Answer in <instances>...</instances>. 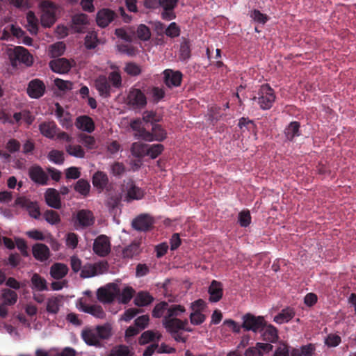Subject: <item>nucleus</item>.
<instances>
[{"label": "nucleus", "mask_w": 356, "mask_h": 356, "mask_svg": "<svg viewBox=\"0 0 356 356\" xmlns=\"http://www.w3.org/2000/svg\"><path fill=\"white\" fill-rule=\"evenodd\" d=\"M1 297L3 300V303L10 306L14 305L18 299L17 293L10 289H3L1 290Z\"/></svg>", "instance_id": "72a5a7b5"}, {"label": "nucleus", "mask_w": 356, "mask_h": 356, "mask_svg": "<svg viewBox=\"0 0 356 356\" xmlns=\"http://www.w3.org/2000/svg\"><path fill=\"white\" fill-rule=\"evenodd\" d=\"M43 218L51 225H56L60 222V217L58 213L54 210H47L43 213Z\"/></svg>", "instance_id": "8fccbe9b"}, {"label": "nucleus", "mask_w": 356, "mask_h": 356, "mask_svg": "<svg viewBox=\"0 0 356 356\" xmlns=\"http://www.w3.org/2000/svg\"><path fill=\"white\" fill-rule=\"evenodd\" d=\"M108 182V177L104 172L97 171L92 176L93 186L101 191L106 186Z\"/></svg>", "instance_id": "2f4dec72"}, {"label": "nucleus", "mask_w": 356, "mask_h": 356, "mask_svg": "<svg viewBox=\"0 0 356 356\" xmlns=\"http://www.w3.org/2000/svg\"><path fill=\"white\" fill-rule=\"evenodd\" d=\"M127 104L134 109L144 108L147 104L146 95L140 89L131 88L127 95Z\"/></svg>", "instance_id": "0eeeda50"}, {"label": "nucleus", "mask_w": 356, "mask_h": 356, "mask_svg": "<svg viewBox=\"0 0 356 356\" xmlns=\"http://www.w3.org/2000/svg\"><path fill=\"white\" fill-rule=\"evenodd\" d=\"M154 301V298L148 292H139L134 299V303L138 307H145Z\"/></svg>", "instance_id": "f704fd0d"}, {"label": "nucleus", "mask_w": 356, "mask_h": 356, "mask_svg": "<svg viewBox=\"0 0 356 356\" xmlns=\"http://www.w3.org/2000/svg\"><path fill=\"white\" fill-rule=\"evenodd\" d=\"M9 58L12 66L17 67L18 64H24L31 66L33 59L29 51L23 47L17 46L8 51Z\"/></svg>", "instance_id": "39448f33"}, {"label": "nucleus", "mask_w": 356, "mask_h": 356, "mask_svg": "<svg viewBox=\"0 0 356 356\" xmlns=\"http://www.w3.org/2000/svg\"><path fill=\"white\" fill-rule=\"evenodd\" d=\"M165 34L171 38H177L180 35L181 30L179 26L175 23L172 22L165 29Z\"/></svg>", "instance_id": "4d7b16f0"}, {"label": "nucleus", "mask_w": 356, "mask_h": 356, "mask_svg": "<svg viewBox=\"0 0 356 356\" xmlns=\"http://www.w3.org/2000/svg\"><path fill=\"white\" fill-rule=\"evenodd\" d=\"M163 81L168 88L178 87L181 85L183 74L180 71L166 69L163 72Z\"/></svg>", "instance_id": "4468645a"}, {"label": "nucleus", "mask_w": 356, "mask_h": 356, "mask_svg": "<svg viewBox=\"0 0 356 356\" xmlns=\"http://www.w3.org/2000/svg\"><path fill=\"white\" fill-rule=\"evenodd\" d=\"M238 222L243 227H246L250 224L251 215L249 210H243L238 213Z\"/></svg>", "instance_id": "052dcab7"}, {"label": "nucleus", "mask_w": 356, "mask_h": 356, "mask_svg": "<svg viewBox=\"0 0 356 356\" xmlns=\"http://www.w3.org/2000/svg\"><path fill=\"white\" fill-rule=\"evenodd\" d=\"M68 267L62 263H55L50 268V275L55 280L63 278L68 273Z\"/></svg>", "instance_id": "c756f323"}, {"label": "nucleus", "mask_w": 356, "mask_h": 356, "mask_svg": "<svg viewBox=\"0 0 356 356\" xmlns=\"http://www.w3.org/2000/svg\"><path fill=\"white\" fill-rule=\"evenodd\" d=\"M55 86L61 91H68L72 89L73 83L70 81H65L59 78L54 80Z\"/></svg>", "instance_id": "e2e57ef3"}, {"label": "nucleus", "mask_w": 356, "mask_h": 356, "mask_svg": "<svg viewBox=\"0 0 356 356\" xmlns=\"http://www.w3.org/2000/svg\"><path fill=\"white\" fill-rule=\"evenodd\" d=\"M164 149V146L162 144L147 145V155L149 156L151 159H156L159 156Z\"/></svg>", "instance_id": "3c124183"}, {"label": "nucleus", "mask_w": 356, "mask_h": 356, "mask_svg": "<svg viewBox=\"0 0 356 356\" xmlns=\"http://www.w3.org/2000/svg\"><path fill=\"white\" fill-rule=\"evenodd\" d=\"M186 311L185 307L180 305H173L169 307L165 318H177Z\"/></svg>", "instance_id": "49530a36"}, {"label": "nucleus", "mask_w": 356, "mask_h": 356, "mask_svg": "<svg viewBox=\"0 0 356 356\" xmlns=\"http://www.w3.org/2000/svg\"><path fill=\"white\" fill-rule=\"evenodd\" d=\"M140 252V250L139 244L133 243L124 248L122 251V256L126 259H133L134 257L138 256Z\"/></svg>", "instance_id": "58836bf2"}, {"label": "nucleus", "mask_w": 356, "mask_h": 356, "mask_svg": "<svg viewBox=\"0 0 356 356\" xmlns=\"http://www.w3.org/2000/svg\"><path fill=\"white\" fill-rule=\"evenodd\" d=\"M49 67L54 72L65 74L70 70L72 65L67 58H60L51 60L49 62Z\"/></svg>", "instance_id": "4be33fe9"}, {"label": "nucleus", "mask_w": 356, "mask_h": 356, "mask_svg": "<svg viewBox=\"0 0 356 356\" xmlns=\"http://www.w3.org/2000/svg\"><path fill=\"white\" fill-rule=\"evenodd\" d=\"M46 204L55 209H60L62 207L61 200L59 192L55 188H47L44 193Z\"/></svg>", "instance_id": "a211bd4d"}, {"label": "nucleus", "mask_w": 356, "mask_h": 356, "mask_svg": "<svg viewBox=\"0 0 356 356\" xmlns=\"http://www.w3.org/2000/svg\"><path fill=\"white\" fill-rule=\"evenodd\" d=\"M58 302L57 298H49L47 304V311L51 314H57L59 311Z\"/></svg>", "instance_id": "338daca9"}, {"label": "nucleus", "mask_w": 356, "mask_h": 356, "mask_svg": "<svg viewBox=\"0 0 356 356\" xmlns=\"http://www.w3.org/2000/svg\"><path fill=\"white\" fill-rule=\"evenodd\" d=\"M135 291L133 289L131 286H127L125 287L120 296V300L122 303L127 304L128 303L131 299L133 298L134 295Z\"/></svg>", "instance_id": "0e129e2a"}, {"label": "nucleus", "mask_w": 356, "mask_h": 356, "mask_svg": "<svg viewBox=\"0 0 356 356\" xmlns=\"http://www.w3.org/2000/svg\"><path fill=\"white\" fill-rule=\"evenodd\" d=\"M74 188L76 192L86 196L90 192V185L88 181L81 179L76 183Z\"/></svg>", "instance_id": "a18cd8bd"}, {"label": "nucleus", "mask_w": 356, "mask_h": 356, "mask_svg": "<svg viewBox=\"0 0 356 356\" xmlns=\"http://www.w3.org/2000/svg\"><path fill=\"white\" fill-rule=\"evenodd\" d=\"M97 275V271L93 264L84 265L81 270L80 276L83 278H89Z\"/></svg>", "instance_id": "680f3d73"}, {"label": "nucleus", "mask_w": 356, "mask_h": 356, "mask_svg": "<svg viewBox=\"0 0 356 356\" xmlns=\"http://www.w3.org/2000/svg\"><path fill=\"white\" fill-rule=\"evenodd\" d=\"M238 126L240 127L243 132L245 131V129L249 131H254L256 129V125L254 122L244 117L239 120Z\"/></svg>", "instance_id": "864d4df0"}, {"label": "nucleus", "mask_w": 356, "mask_h": 356, "mask_svg": "<svg viewBox=\"0 0 356 356\" xmlns=\"http://www.w3.org/2000/svg\"><path fill=\"white\" fill-rule=\"evenodd\" d=\"M92 250L99 257H106L111 252V243L108 236L99 235L93 243Z\"/></svg>", "instance_id": "9b49d317"}, {"label": "nucleus", "mask_w": 356, "mask_h": 356, "mask_svg": "<svg viewBox=\"0 0 356 356\" xmlns=\"http://www.w3.org/2000/svg\"><path fill=\"white\" fill-rule=\"evenodd\" d=\"M191 57V47L189 42L186 40L181 43L179 49V58L181 60H187Z\"/></svg>", "instance_id": "603ef678"}, {"label": "nucleus", "mask_w": 356, "mask_h": 356, "mask_svg": "<svg viewBox=\"0 0 356 356\" xmlns=\"http://www.w3.org/2000/svg\"><path fill=\"white\" fill-rule=\"evenodd\" d=\"M300 124L297 121L291 122L284 129V136L286 138L292 141L294 138L300 136Z\"/></svg>", "instance_id": "7c9ffc66"}, {"label": "nucleus", "mask_w": 356, "mask_h": 356, "mask_svg": "<svg viewBox=\"0 0 356 356\" xmlns=\"http://www.w3.org/2000/svg\"><path fill=\"white\" fill-rule=\"evenodd\" d=\"M95 223V216L92 212L87 209L78 211L74 222L76 229H85L92 226Z\"/></svg>", "instance_id": "9d476101"}, {"label": "nucleus", "mask_w": 356, "mask_h": 356, "mask_svg": "<svg viewBox=\"0 0 356 356\" xmlns=\"http://www.w3.org/2000/svg\"><path fill=\"white\" fill-rule=\"evenodd\" d=\"M276 96L274 90L268 84H263L257 91V96L252 98L262 110H268L272 108Z\"/></svg>", "instance_id": "7ed1b4c3"}, {"label": "nucleus", "mask_w": 356, "mask_h": 356, "mask_svg": "<svg viewBox=\"0 0 356 356\" xmlns=\"http://www.w3.org/2000/svg\"><path fill=\"white\" fill-rule=\"evenodd\" d=\"M154 220L148 214H140L132 221V227L134 229L141 232H147L152 229Z\"/></svg>", "instance_id": "ddd939ff"}, {"label": "nucleus", "mask_w": 356, "mask_h": 356, "mask_svg": "<svg viewBox=\"0 0 356 356\" xmlns=\"http://www.w3.org/2000/svg\"><path fill=\"white\" fill-rule=\"evenodd\" d=\"M79 309L85 313L92 315L97 318L104 319L106 318V312L103 309L102 307L99 305H90L81 302L79 304Z\"/></svg>", "instance_id": "dca6fc26"}, {"label": "nucleus", "mask_w": 356, "mask_h": 356, "mask_svg": "<svg viewBox=\"0 0 356 356\" xmlns=\"http://www.w3.org/2000/svg\"><path fill=\"white\" fill-rule=\"evenodd\" d=\"M161 337V334L159 332H155L152 330H147L141 334L139 339V343L140 345H144L150 341H154L155 340L159 341Z\"/></svg>", "instance_id": "e433bc0d"}, {"label": "nucleus", "mask_w": 356, "mask_h": 356, "mask_svg": "<svg viewBox=\"0 0 356 356\" xmlns=\"http://www.w3.org/2000/svg\"><path fill=\"white\" fill-rule=\"evenodd\" d=\"M76 126L78 129L88 133H92L95 130L94 121L88 115L78 117L76 120Z\"/></svg>", "instance_id": "cd10ccee"}, {"label": "nucleus", "mask_w": 356, "mask_h": 356, "mask_svg": "<svg viewBox=\"0 0 356 356\" xmlns=\"http://www.w3.org/2000/svg\"><path fill=\"white\" fill-rule=\"evenodd\" d=\"M294 316V310L291 308L287 307L282 309L280 314L275 316L274 321L277 323L282 324L283 323L289 321L293 318Z\"/></svg>", "instance_id": "c9c22d12"}, {"label": "nucleus", "mask_w": 356, "mask_h": 356, "mask_svg": "<svg viewBox=\"0 0 356 356\" xmlns=\"http://www.w3.org/2000/svg\"><path fill=\"white\" fill-rule=\"evenodd\" d=\"M262 339L269 343H275L278 340V334L277 328L271 324L268 325L264 330L260 332Z\"/></svg>", "instance_id": "c85d7f7f"}, {"label": "nucleus", "mask_w": 356, "mask_h": 356, "mask_svg": "<svg viewBox=\"0 0 356 356\" xmlns=\"http://www.w3.org/2000/svg\"><path fill=\"white\" fill-rule=\"evenodd\" d=\"M209 294V300L211 302H217L221 300L223 295V287L220 282L213 280L208 289Z\"/></svg>", "instance_id": "b1692460"}, {"label": "nucleus", "mask_w": 356, "mask_h": 356, "mask_svg": "<svg viewBox=\"0 0 356 356\" xmlns=\"http://www.w3.org/2000/svg\"><path fill=\"white\" fill-rule=\"evenodd\" d=\"M29 175L31 179L35 183L42 186L47 184L48 175L40 166H32L29 169Z\"/></svg>", "instance_id": "f3484780"}, {"label": "nucleus", "mask_w": 356, "mask_h": 356, "mask_svg": "<svg viewBox=\"0 0 356 356\" xmlns=\"http://www.w3.org/2000/svg\"><path fill=\"white\" fill-rule=\"evenodd\" d=\"M168 303L165 301H162L154 306L152 312V315L154 318H156L164 317V314L168 312Z\"/></svg>", "instance_id": "ea45409f"}, {"label": "nucleus", "mask_w": 356, "mask_h": 356, "mask_svg": "<svg viewBox=\"0 0 356 356\" xmlns=\"http://www.w3.org/2000/svg\"><path fill=\"white\" fill-rule=\"evenodd\" d=\"M99 43V39L97 38V34L95 31H90L87 33L85 37L84 44L86 49H93Z\"/></svg>", "instance_id": "79ce46f5"}, {"label": "nucleus", "mask_w": 356, "mask_h": 356, "mask_svg": "<svg viewBox=\"0 0 356 356\" xmlns=\"http://www.w3.org/2000/svg\"><path fill=\"white\" fill-rule=\"evenodd\" d=\"M188 322L187 319L181 320L178 318H165L162 320V325L163 327L170 334L179 332V330H186L187 332H191V328L186 327Z\"/></svg>", "instance_id": "1a4fd4ad"}, {"label": "nucleus", "mask_w": 356, "mask_h": 356, "mask_svg": "<svg viewBox=\"0 0 356 356\" xmlns=\"http://www.w3.org/2000/svg\"><path fill=\"white\" fill-rule=\"evenodd\" d=\"M177 1H144V5L146 8H154L158 4L163 8L162 19L170 21L176 17L174 9L177 6Z\"/></svg>", "instance_id": "6e6552de"}, {"label": "nucleus", "mask_w": 356, "mask_h": 356, "mask_svg": "<svg viewBox=\"0 0 356 356\" xmlns=\"http://www.w3.org/2000/svg\"><path fill=\"white\" fill-rule=\"evenodd\" d=\"M79 140L88 149H92L95 145L94 137L85 134L79 135Z\"/></svg>", "instance_id": "774afa93"}, {"label": "nucleus", "mask_w": 356, "mask_h": 356, "mask_svg": "<svg viewBox=\"0 0 356 356\" xmlns=\"http://www.w3.org/2000/svg\"><path fill=\"white\" fill-rule=\"evenodd\" d=\"M138 38L143 41H147L150 39L151 32L149 29L145 24H140L138 26L137 31Z\"/></svg>", "instance_id": "6e6d98bb"}, {"label": "nucleus", "mask_w": 356, "mask_h": 356, "mask_svg": "<svg viewBox=\"0 0 356 356\" xmlns=\"http://www.w3.org/2000/svg\"><path fill=\"white\" fill-rule=\"evenodd\" d=\"M124 70L127 74L132 76H138L142 72L140 67L134 62L127 63Z\"/></svg>", "instance_id": "5fc2aeb1"}, {"label": "nucleus", "mask_w": 356, "mask_h": 356, "mask_svg": "<svg viewBox=\"0 0 356 356\" xmlns=\"http://www.w3.org/2000/svg\"><path fill=\"white\" fill-rule=\"evenodd\" d=\"M242 328L245 331H252L254 333L261 332L266 327V321L263 316H255L247 313L242 317Z\"/></svg>", "instance_id": "20e7f679"}, {"label": "nucleus", "mask_w": 356, "mask_h": 356, "mask_svg": "<svg viewBox=\"0 0 356 356\" xmlns=\"http://www.w3.org/2000/svg\"><path fill=\"white\" fill-rule=\"evenodd\" d=\"M46 91V86L39 79H34L29 81L26 88V93L32 99H39Z\"/></svg>", "instance_id": "f8f14e48"}, {"label": "nucleus", "mask_w": 356, "mask_h": 356, "mask_svg": "<svg viewBox=\"0 0 356 356\" xmlns=\"http://www.w3.org/2000/svg\"><path fill=\"white\" fill-rule=\"evenodd\" d=\"M33 257L38 261H44L50 256L49 248L43 243H37L32 248Z\"/></svg>", "instance_id": "bb28decb"}, {"label": "nucleus", "mask_w": 356, "mask_h": 356, "mask_svg": "<svg viewBox=\"0 0 356 356\" xmlns=\"http://www.w3.org/2000/svg\"><path fill=\"white\" fill-rule=\"evenodd\" d=\"M273 346L270 344V343H260L258 342L256 343L254 347H250V348L256 349L259 353V356H263L264 353H269L273 350Z\"/></svg>", "instance_id": "69168bd1"}, {"label": "nucleus", "mask_w": 356, "mask_h": 356, "mask_svg": "<svg viewBox=\"0 0 356 356\" xmlns=\"http://www.w3.org/2000/svg\"><path fill=\"white\" fill-rule=\"evenodd\" d=\"M72 28L76 33H83L89 24L88 16L83 13L75 14L72 17Z\"/></svg>", "instance_id": "aec40b11"}, {"label": "nucleus", "mask_w": 356, "mask_h": 356, "mask_svg": "<svg viewBox=\"0 0 356 356\" xmlns=\"http://www.w3.org/2000/svg\"><path fill=\"white\" fill-rule=\"evenodd\" d=\"M118 292L119 290L117 289L114 284H112V286H108L107 288H99L97 291V296L101 302L111 303L115 300Z\"/></svg>", "instance_id": "2eb2a0df"}, {"label": "nucleus", "mask_w": 356, "mask_h": 356, "mask_svg": "<svg viewBox=\"0 0 356 356\" xmlns=\"http://www.w3.org/2000/svg\"><path fill=\"white\" fill-rule=\"evenodd\" d=\"M67 153L76 158H83L85 156V151L79 145L68 144L65 145Z\"/></svg>", "instance_id": "a19ab883"}, {"label": "nucleus", "mask_w": 356, "mask_h": 356, "mask_svg": "<svg viewBox=\"0 0 356 356\" xmlns=\"http://www.w3.org/2000/svg\"><path fill=\"white\" fill-rule=\"evenodd\" d=\"M39 130L40 134L46 138L53 139L59 128L54 121H45L40 124Z\"/></svg>", "instance_id": "a878e982"}, {"label": "nucleus", "mask_w": 356, "mask_h": 356, "mask_svg": "<svg viewBox=\"0 0 356 356\" xmlns=\"http://www.w3.org/2000/svg\"><path fill=\"white\" fill-rule=\"evenodd\" d=\"M109 83H111L112 86L115 88H119L122 86V77L119 72H111L107 77Z\"/></svg>", "instance_id": "bf43d9fd"}, {"label": "nucleus", "mask_w": 356, "mask_h": 356, "mask_svg": "<svg viewBox=\"0 0 356 356\" xmlns=\"http://www.w3.org/2000/svg\"><path fill=\"white\" fill-rule=\"evenodd\" d=\"M40 7L42 9L41 23L42 26L50 27L56 22V15L58 10L54 1H40Z\"/></svg>", "instance_id": "423d86ee"}, {"label": "nucleus", "mask_w": 356, "mask_h": 356, "mask_svg": "<svg viewBox=\"0 0 356 356\" xmlns=\"http://www.w3.org/2000/svg\"><path fill=\"white\" fill-rule=\"evenodd\" d=\"M47 157L51 162L58 165L63 164L65 161L63 152L57 149L51 150L49 152Z\"/></svg>", "instance_id": "37998d69"}, {"label": "nucleus", "mask_w": 356, "mask_h": 356, "mask_svg": "<svg viewBox=\"0 0 356 356\" xmlns=\"http://www.w3.org/2000/svg\"><path fill=\"white\" fill-rule=\"evenodd\" d=\"M65 50V43L63 42H58L49 47V55L52 58L59 57L63 54Z\"/></svg>", "instance_id": "c03bdc74"}, {"label": "nucleus", "mask_w": 356, "mask_h": 356, "mask_svg": "<svg viewBox=\"0 0 356 356\" xmlns=\"http://www.w3.org/2000/svg\"><path fill=\"white\" fill-rule=\"evenodd\" d=\"M250 17L256 22L264 24L268 20L267 15L261 13L259 10L254 9L250 12Z\"/></svg>", "instance_id": "13d9d810"}, {"label": "nucleus", "mask_w": 356, "mask_h": 356, "mask_svg": "<svg viewBox=\"0 0 356 356\" xmlns=\"http://www.w3.org/2000/svg\"><path fill=\"white\" fill-rule=\"evenodd\" d=\"M111 356H132L129 348L126 345H118L113 347L111 353Z\"/></svg>", "instance_id": "de8ad7c7"}, {"label": "nucleus", "mask_w": 356, "mask_h": 356, "mask_svg": "<svg viewBox=\"0 0 356 356\" xmlns=\"http://www.w3.org/2000/svg\"><path fill=\"white\" fill-rule=\"evenodd\" d=\"M111 336V327L108 323L95 327H86L81 333L83 341L90 346L102 347V340L108 339Z\"/></svg>", "instance_id": "f257e3e1"}, {"label": "nucleus", "mask_w": 356, "mask_h": 356, "mask_svg": "<svg viewBox=\"0 0 356 356\" xmlns=\"http://www.w3.org/2000/svg\"><path fill=\"white\" fill-rule=\"evenodd\" d=\"M16 204L21 205L23 207L26 208L29 215L35 218H39L40 216V208L36 202H31L26 197H18L16 200Z\"/></svg>", "instance_id": "393cba45"}, {"label": "nucleus", "mask_w": 356, "mask_h": 356, "mask_svg": "<svg viewBox=\"0 0 356 356\" xmlns=\"http://www.w3.org/2000/svg\"><path fill=\"white\" fill-rule=\"evenodd\" d=\"M115 16L114 11L107 8L102 9L97 14V24L99 26L104 28L114 19Z\"/></svg>", "instance_id": "5701e85b"}, {"label": "nucleus", "mask_w": 356, "mask_h": 356, "mask_svg": "<svg viewBox=\"0 0 356 356\" xmlns=\"http://www.w3.org/2000/svg\"><path fill=\"white\" fill-rule=\"evenodd\" d=\"M31 288L38 291H43L48 290L47 282L44 278L41 277L38 273H33L31 279Z\"/></svg>", "instance_id": "473e14b6"}, {"label": "nucleus", "mask_w": 356, "mask_h": 356, "mask_svg": "<svg viewBox=\"0 0 356 356\" xmlns=\"http://www.w3.org/2000/svg\"><path fill=\"white\" fill-rule=\"evenodd\" d=\"M95 86L100 96L105 98L111 96V84L106 76H99L95 81Z\"/></svg>", "instance_id": "412c9836"}, {"label": "nucleus", "mask_w": 356, "mask_h": 356, "mask_svg": "<svg viewBox=\"0 0 356 356\" xmlns=\"http://www.w3.org/2000/svg\"><path fill=\"white\" fill-rule=\"evenodd\" d=\"M131 127L136 131V136L145 141L152 142L154 140L161 142L166 138L167 132L162 128L161 125L154 124L152 127V131H147L144 127H141V121L136 120L131 122Z\"/></svg>", "instance_id": "f03ea898"}, {"label": "nucleus", "mask_w": 356, "mask_h": 356, "mask_svg": "<svg viewBox=\"0 0 356 356\" xmlns=\"http://www.w3.org/2000/svg\"><path fill=\"white\" fill-rule=\"evenodd\" d=\"M124 191L126 192V200L130 202L134 200H140L144 196L143 191L136 186L133 181H129L125 185Z\"/></svg>", "instance_id": "6ab92c4d"}, {"label": "nucleus", "mask_w": 356, "mask_h": 356, "mask_svg": "<svg viewBox=\"0 0 356 356\" xmlns=\"http://www.w3.org/2000/svg\"><path fill=\"white\" fill-rule=\"evenodd\" d=\"M147 145L140 142L134 143L131 147V152L133 156L143 158L147 155Z\"/></svg>", "instance_id": "4c0bfd02"}, {"label": "nucleus", "mask_w": 356, "mask_h": 356, "mask_svg": "<svg viewBox=\"0 0 356 356\" xmlns=\"http://www.w3.org/2000/svg\"><path fill=\"white\" fill-rule=\"evenodd\" d=\"M161 120V118L158 115L156 112L147 111L143 113V119L140 120L141 121V124L144 122L145 123H151L153 126L154 124H156V122H159Z\"/></svg>", "instance_id": "09e8293b"}]
</instances>
